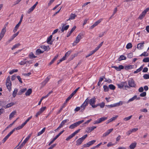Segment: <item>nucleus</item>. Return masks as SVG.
Wrapping results in <instances>:
<instances>
[{"label": "nucleus", "instance_id": "obj_20", "mask_svg": "<svg viewBox=\"0 0 149 149\" xmlns=\"http://www.w3.org/2000/svg\"><path fill=\"white\" fill-rule=\"evenodd\" d=\"M58 55L57 54L54 57L53 59L49 63V65H52V63H54L55 61L56 60L58 57Z\"/></svg>", "mask_w": 149, "mask_h": 149}, {"label": "nucleus", "instance_id": "obj_48", "mask_svg": "<svg viewBox=\"0 0 149 149\" xmlns=\"http://www.w3.org/2000/svg\"><path fill=\"white\" fill-rule=\"evenodd\" d=\"M143 78L145 79H149V74H144L143 76Z\"/></svg>", "mask_w": 149, "mask_h": 149}, {"label": "nucleus", "instance_id": "obj_22", "mask_svg": "<svg viewBox=\"0 0 149 149\" xmlns=\"http://www.w3.org/2000/svg\"><path fill=\"white\" fill-rule=\"evenodd\" d=\"M16 113V111H15L12 112L10 115L9 117V119L11 120V118L14 117V115Z\"/></svg>", "mask_w": 149, "mask_h": 149}, {"label": "nucleus", "instance_id": "obj_31", "mask_svg": "<svg viewBox=\"0 0 149 149\" xmlns=\"http://www.w3.org/2000/svg\"><path fill=\"white\" fill-rule=\"evenodd\" d=\"M36 7H35V6H34L33 5L32 7H31L29 9L28 11V14L30 13L31 12H32L33 10Z\"/></svg>", "mask_w": 149, "mask_h": 149}, {"label": "nucleus", "instance_id": "obj_43", "mask_svg": "<svg viewBox=\"0 0 149 149\" xmlns=\"http://www.w3.org/2000/svg\"><path fill=\"white\" fill-rule=\"evenodd\" d=\"M102 19H100L95 22L94 24L96 26L102 21Z\"/></svg>", "mask_w": 149, "mask_h": 149}, {"label": "nucleus", "instance_id": "obj_36", "mask_svg": "<svg viewBox=\"0 0 149 149\" xmlns=\"http://www.w3.org/2000/svg\"><path fill=\"white\" fill-rule=\"evenodd\" d=\"M21 45V44L19 43H18L15 44L13 46V47L12 48V50L14 49L17 48L19 46Z\"/></svg>", "mask_w": 149, "mask_h": 149}, {"label": "nucleus", "instance_id": "obj_16", "mask_svg": "<svg viewBox=\"0 0 149 149\" xmlns=\"http://www.w3.org/2000/svg\"><path fill=\"white\" fill-rule=\"evenodd\" d=\"M144 42L143 41L142 42L139 43L137 45V48L139 49H141L142 47H143L144 46Z\"/></svg>", "mask_w": 149, "mask_h": 149}, {"label": "nucleus", "instance_id": "obj_7", "mask_svg": "<svg viewBox=\"0 0 149 149\" xmlns=\"http://www.w3.org/2000/svg\"><path fill=\"white\" fill-rule=\"evenodd\" d=\"M111 67L114 68L117 71H120L121 70L123 69L124 68V67L122 65H120L118 67L112 66Z\"/></svg>", "mask_w": 149, "mask_h": 149}, {"label": "nucleus", "instance_id": "obj_61", "mask_svg": "<svg viewBox=\"0 0 149 149\" xmlns=\"http://www.w3.org/2000/svg\"><path fill=\"white\" fill-rule=\"evenodd\" d=\"M17 78L18 79V80L19 81V82L21 83H22V79H21V77H20V76H17Z\"/></svg>", "mask_w": 149, "mask_h": 149}, {"label": "nucleus", "instance_id": "obj_3", "mask_svg": "<svg viewBox=\"0 0 149 149\" xmlns=\"http://www.w3.org/2000/svg\"><path fill=\"white\" fill-rule=\"evenodd\" d=\"M80 129H79L78 130L76 131L75 132H73L66 139V140L67 141H69V140L72 139L73 137L75 135L78 133L80 131Z\"/></svg>", "mask_w": 149, "mask_h": 149}, {"label": "nucleus", "instance_id": "obj_1", "mask_svg": "<svg viewBox=\"0 0 149 149\" xmlns=\"http://www.w3.org/2000/svg\"><path fill=\"white\" fill-rule=\"evenodd\" d=\"M84 121V120H81L79 121L78 122L75 123L70 125L69 127V128L70 129H73L76 127L78 126L80 124L83 123Z\"/></svg>", "mask_w": 149, "mask_h": 149}, {"label": "nucleus", "instance_id": "obj_55", "mask_svg": "<svg viewBox=\"0 0 149 149\" xmlns=\"http://www.w3.org/2000/svg\"><path fill=\"white\" fill-rule=\"evenodd\" d=\"M146 92H144L140 94V96L141 97H144L146 95Z\"/></svg>", "mask_w": 149, "mask_h": 149}, {"label": "nucleus", "instance_id": "obj_54", "mask_svg": "<svg viewBox=\"0 0 149 149\" xmlns=\"http://www.w3.org/2000/svg\"><path fill=\"white\" fill-rule=\"evenodd\" d=\"M72 51L71 50H69L65 54V56H68L70 53H71Z\"/></svg>", "mask_w": 149, "mask_h": 149}, {"label": "nucleus", "instance_id": "obj_42", "mask_svg": "<svg viewBox=\"0 0 149 149\" xmlns=\"http://www.w3.org/2000/svg\"><path fill=\"white\" fill-rule=\"evenodd\" d=\"M148 53L146 52H144L141 55H140V56H148Z\"/></svg>", "mask_w": 149, "mask_h": 149}, {"label": "nucleus", "instance_id": "obj_12", "mask_svg": "<svg viewBox=\"0 0 149 149\" xmlns=\"http://www.w3.org/2000/svg\"><path fill=\"white\" fill-rule=\"evenodd\" d=\"M6 87L9 91H10L11 90V86L12 85L11 82H6Z\"/></svg>", "mask_w": 149, "mask_h": 149}, {"label": "nucleus", "instance_id": "obj_10", "mask_svg": "<svg viewBox=\"0 0 149 149\" xmlns=\"http://www.w3.org/2000/svg\"><path fill=\"white\" fill-rule=\"evenodd\" d=\"M96 98L95 97L89 100V104L92 106V105H94L95 102Z\"/></svg>", "mask_w": 149, "mask_h": 149}, {"label": "nucleus", "instance_id": "obj_50", "mask_svg": "<svg viewBox=\"0 0 149 149\" xmlns=\"http://www.w3.org/2000/svg\"><path fill=\"white\" fill-rule=\"evenodd\" d=\"M132 116H130L129 117H125L123 119V120L125 121H127L130 120L132 118Z\"/></svg>", "mask_w": 149, "mask_h": 149}, {"label": "nucleus", "instance_id": "obj_33", "mask_svg": "<svg viewBox=\"0 0 149 149\" xmlns=\"http://www.w3.org/2000/svg\"><path fill=\"white\" fill-rule=\"evenodd\" d=\"M45 128L44 127L43 128V129H42V130L38 133L37 136H39L42 134L45 131Z\"/></svg>", "mask_w": 149, "mask_h": 149}, {"label": "nucleus", "instance_id": "obj_59", "mask_svg": "<svg viewBox=\"0 0 149 149\" xmlns=\"http://www.w3.org/2000/svg\"><path fill=\"white\" fill-rule=\"evenodd\" d=\"M26 64V61H24V60L23 61H21L20 63H19V64L21 65H23Z\"/></svg>", "mask_w": 149, "mask_h": 149}, {"label": "nucleus", "instance_id": "obj_23", "mask_svg": "<svg viewBox=\"0 0 149 149\" xmlns=\"http://www.w3.org/2000/svg\"><path fill=\"white\" fill-rule=\"evenodd\" d=\"M29 57L30 59H33L36 58L37 56H35L32 52L30 53L29 55Z\"/></svg>", "mask_w": 149, "mask_h": 149}, {"label": "nucleus", "instance_id": "obj_58", "mask_svg": "<svg viewBox=\"0 0 149 149\" xmlns=\"http://www.w3.org/2000/svg\"><path fill=\"white\" fill-rule=\"evenodd\" d=\"M115 144L113 143L112 142H109V143H108V144H107V146L108 147H110V146H112L113 145H114Z\"/></svg>", "mask_w": 149, "mask_h": 149}, {"label": "nucleus", "instance_id": "obj_27", "mask_svg": "<svg viewBox=\"0 0 149 149\" xmlns=\"http://www.w3.org/2000/svg\"><path fill=\"white\" fill-rule=\"evenodd\" d=\"M126 59V56L123 55H121L118 59L119 61H120L123 60H125Z\"/></svg>", "mask_w": 149, "mask_h": 149}, {"label": "nucleus", "instance_id": "obj_11", "mask_svg": "<svg viewBox=\"0 0 149 149\" xmlns=\"http://www.w3.org/2000/svg\"><path fill=\"white\" fill-rule=\"evenodd\" d=\"M52 35H51L48 38L47 42L48 44L52 45L53 43V41L52 40Z\"/></svg>", "mask_w": 149, "mask_h": 149}, {"label": "nucleus", "instance_id": "obj_30", "mask_svg": "<svg viewBox=\"0 0 149 149\" xmlns=\"http://www.w3.org/2000/svg\"><path fill=\"white\" fill-rule=\"evenodd\" d=\"M137 98V96L136 95H134L132 98L130 99L128 101L126 102L127 103H129L130 102H132L134 100L136 99Z\"/></svg>", "mask_w": 149, "mask_h": 149}, {"label": "nucleus", "instance_id": "obj_4", "mask_svg": "<svg viewBox=\"0 0 149 149\" xmlns=\"http://www.w3.org/2000/svg\"><path fill=\"white\" fill-rule=\"evenodd\" d=\"M107 119V117H102L98 119L95 122L94 124H99Z\"/></svg>", "mask_w": 149, "mask_h": 149}, {"label": "nucleus", "instance_id": "obj_15", "mask_svg": "<svg viewBox=\"0 0 149 149\" xmlns=\"http://www.w3.org/2000/svg\"><path fill=\"white\" fill-rule=\"evenodd\" d=\"M76 16L77 15L75 14L71 13L69 18L67 20V21H68L69 20L74 19Z\"/></svg>", "mask_w": 149, "mask_h": 149}, {"label": "nucleus", "instance_id": "obj_41", "mask_svg": "<svg viewBox=\"0 0 149 149\" xmlns=\"http://www.w3.org/2000/svg\"><path fill=\"white\" fill-rule=\"evenodd\" d=\"M17 119L15 120V121H14L13 123L10 124L9 125H8L6 128L5 129V130L3 131H5L6 130H7L8 128H9L10 127H11L12 125L15 122V121H16V120H17Z\"/></svg>", "mask_w": 149, "mask_h": 149}, {"label": "nucleus", "instance_id": "obj_47", "mask_svg": "<svg viewBox=\"0 0 149 149\" xmlns=\"http://www.w3.org/2000/svg\"><path fill=\"white\" fill-rule=\"evenodd\" d=\"M143 61L145 63L149 62V58L147 57L144 58L143 60Z\"/></svg>", "mask_w": 149, "mask_h": 149}, {"label": "nucleus", "instance_id": "obj_13", "mask_svg": "<svg viewBox=\"0 0 149 149\" xmlns=\"http://www.w3.org/2000/svg\"><path fill=\"white\" fill-rule=\"evenodd\" d=\"M137 143L134 142L132 143L129 146V149H134L136 147Z\"/></svg>", "mask_w": 149, "mask_h": 149}, {"label": "nucleus", "instance_id": "obj_9", "mask_svg": "<svg viewBox=\"0 0 149 149\" xmlns=\"http://www.w3.org/2000/svg\"><path fill=\"white\" fill-rule=\"evenodd\" d=\"M96 128V127L94 126L91 127H88L86 129V132L87 133L90 132Z\"/></svg>", "mask_w": 149, "mask_h": 149}, {"label": "nucleus", "instance_id": "obj_21", "mask_svg": "<svg viewBox=\"0 0 149 149\" xmlns=\"http://www.w3.org/2000/svg\"><path fill=\"white\" fill-rule=\"evenodd\" d=\"M44 52V51H42L40 49H38L36 51V54L38 55L41 54L43 53Z\"/></svg>", "mask_w": 149, "mask_h": 149}, {"label": "nucleus", "instance_id": "obj_57", "mask_svg": "<svg viewBox=\"0 0 149 149\" xmlns=\"http://www.w3.org/2000/svg\"><path fill=\"white\" fill-rule=\"evenodd\" d=\"M14 39V38L12 36H11L10 39L8 40V41L6 42L7 44H8L11 41Z\"/></svg>", "mask_w": 149, "mask_h": 149}, {"label": "nucleus", "instance_id": "obj_64", "mask_svg": "<svg viewBox=\"0 0 149 149\" xmlns=\"http://www.w3.org/2000/svg\"><path fill=\"white\" fill-rule=\"evenodd\" d=\"M46 107H42L40 109L39 111L41 112V113H42L45 109Z\"/></svg>", "mask_w": 149, "mask_h": 149}, {"label": "nucleus", "instance_id": "obj_26", "mask_svg": "<svg viewBox=\"0 0 149 149\" xmlns=\"http://www.w3.org/2000/svg\"><path fill=\"white\" fill-rule=\"evenodd\" d=\"M32 90L31 88L29 89L25 93L26 96L29 95L32 93Z\"/></svg>", "mask_w": 149, "mask_h": 149}, {"label": "nucleus", "instance_id": "obj_8", "mask_svg": "<svg viewBox=\"0 0 149 149\" xmlns=\"http://www.w3.org/2000/svg\"><path fill=\"white\" fill-rule=\"evenodd\" d=\"M65 24L64 23L62 24V26L61 29V31L62 32H63L67 30L69 28V25H68L65 26Z\"/></svg>", "mask_w": 149, "mask_h": 149}, {"label": "nucleus", "instance_id": "obj_51", "mask_svg": "<svg viewBox=\"0 0 149 149\" xmlns=\"http://www.w3.org/2000/svg\"><path fill=\"white\" fill-rule=\"evenodd\" d=\"M118 116L117 115L116 116L114 117H113L112 118H111L110 119V120L111 121H112L113 120H115L116 119V118H118Z\"/></svg>", "mask_w": 149, "mask_h": 149}, {"label": "nucleus", "instance_id": "obj_5", "mask_svg": "<svg viewBox=\"0 0 149 149\" xmlns=\"http://www.w3.org/2000/svg\"><path fill=\"white\" fill-rule=\"evenodd\" d=\"M6 27L2 29L1 32L0 33V41L1 40V39L3 37L5 33L6 32Z\"/></svg>", "mask_w": 149, "mask_h": 149}, {"label": "nucleus", "instance_id": "obj_24", "mask_svg": "<svg viewBox=\"0 0 149 149\" xmlns=\"http://www.w3.org/2000/svg\"><path fill=\"white\" fill-rule=\"evenodd\" d=\"M49 79V78L48 77H47L45 80L42 83V85L44 86L48 82Z\"/></svg>", "mask_w": 149, "mask_h": 149}, {"label": "nucleus", "instance_id": "obj_29", "mask_svg": "<svg viewBox=\"0 0 149 149\" xmlns=\"http://www.w3.org/2000/svg\"><path fill=\"white\" fill-rule=\"evenodd\" d=\"M143 65L141 66L139 68L137 69L136 71H134V74H136L138 73V72H140L143 68Z\"/></svg>", "mask_w": 149, "mask_h": 149}, {"label": "nucleus", "instance_id": "obj_32", "mask_svg": "<svg viewBox=\"0 0 149 149\" xmlns=\"http://www.w3.org/2000/svg\"><path fill=\"white\" fill-rule=\"evenodd\" d=\"M18 91V89L17 88H15L13 92V93L12 94L13 96V97H15L17 94V93Z\"/></svg>", "mask_w": 149, "mask_h": 149}, {"label": "nucleus", "instance_id": "obj_53", "mask_svg": "<svg viewBox=\"0 0 149 149\" xmlns=\"http://www.w3.org/2000/svg\"><path fill=\"white\" fill-rule=\"evenodd\" d=\"M99 105L100 108H103L105 106V103L104 102H102L101 103H99Z\"/></svg>", "mask_w": 149, "mask_h": 149}, {"label": "nucleus", "instance_id": "obj_17", "mask_svg": "<svg viewBox=\"0 0 149 149\" xmlns=\"http://www.w3.org/2000/svg\"><path fill=\"white\" fill-rule=\"evenodd\" d=\"M126 102L122 101H120L119 102H118L117 103H116L114 104L115 107H118L120 105H121L123 104H125L126 103Z\"/></svg>", "mask_w": 149, "mask_h": 149}, {"label": "nucleus", "instance_id": "obj_18", "mask_svg": "<svg viewBox=\"0 0 149 149\" xmlns=\"http://www.w3.org/2000/svg\"><path fill=\"white\" fill-rule=\"evenodd\" d=\"M15 104V102H12L8 104L6 106H5L4 107L5 109H6L7 108H9L13 105Z\"/></svg>", "mask_w": 149, "mask_h": 149}, {"label": "nucleus", "instance_id": "obj_34", "mask_svg": "<svg viewBox=\"0 0 149 149\" xmlns=\"http://www.w3.org/2000/svg\"><path fill=\"white\" fill-rule=\"evenodd\" d=\"M146 14L143 12L141 14L139 15V19H142L145 16Z\"/></svg>", "mask_w": 149, "mask_h": 149}, {"label": "nucleus", "instance_id": "obj_56", "mask_svg": "<svg viewBox=\"0 0 149 149\" xmlns=\"http://www.w3.org/2000/svg\"><path fill=\"white\" fill-rule=\"evenodd\" d=\"M96 142V141L95 140H93L91 141H89L88 142L90 144V146L92 145L95 142Z\"/></svg>", "mask_w": 149, "mask_h": 149}, {"label": "nucleus", "instance_id": "obj_38", "mask_svg": "<svg viewBox=\"0 0 149 149\" xmlns=\"http://www.w3.org/2000/svg\"><path fill=\"white\" fill-rule=\"evenodd\" d=\"M132 47V44L131 43H128L126 46V48L127 49H129L131 48Z\"/></svg>", "mask_w": 149, "mask_h": 149}, {"label": "nucleus", "instance_id": "obj_40", "mask_svg": "<svg viewBox=\"0 0 149 149\" xmlns=\"http://www.w3.org/2000/svg\"><path fill=\"white\" fill-rule=\"evenodd\" d=\"M88 97L87 98V99L85 100L84 102L83 103L84 104H85L86 106H87L88 104V102H89V100L88 99Z\"/></svg>", "mask_w": 149, "mask_h": 149}, {"label": "nucleus", "instance_id": "obj_37", "mask_svg": "<svg viewBox=\"0 0 149 149\" xmlns=\"http://www.w3.org/2000/svg\"><path fill=\"white\" fill-rule=\"evenodd\" d=\"M103 88L104 92H107L109 91V87L107 85H104Z\"/></svg>", "mask_w": 149, "mask_h": 149}, {"label": "nucleus", "instance_id": "obj_2", "mask_svg": "<svg viewBox=\"0 0 149 149\" xmlns=\"http://www.w3.org/2000/svg\"><path fill=\"white\" fill-rule=\"evenodd\" d=\"M128 84L130 87L135 88L136 84L132 78L130 79L128 81Z\"/></svg>", "mask_w": 149, "mask_h": 149}, {"label": "nucleus", "instance_id": "obj_39", "mask_svg": "<svg viewBox=\"0 0 149 149\" xmlns=\"http://www.w3.org/2000/svg\"><path fill=\"white\" fill-rule=\"evenodd\" d=\"M19 26L20 25L18 24H17L16 25V26H15V27L14 28L13 30V32L14 33H15L17 31V30L18 29Z\"/></svg>", "mask_w": 149, "mask_h": 149}, {"label": "nucleus", "instance_id": "obj_46", "mask_svg": "<svg viewBox=\"0 0 149 149\" xmlns=\"http://www.w3.org/2000/svg\"><path fill=\"white\" fill-rule=\"evenodd\" d=\"M69 120L68 119H66L63 120L61 122V123L64 126L65 124L67 122L69 121Z\"/></svg>", "mask_w": 149, "mask_h": 149}, {"label": "nucleus", "instance_id": "obj_52", "mask_svg": "<svg viewBox=\"0 0 149 149\" xmlns=\"http://www.w3.org/2000/svg\"><path fill=\"white\" fill-rule=\"evenodd\" d=\"M121 138V136L119 135L116 138V143H117L118 141L120 140Z\"/></svg>", "mask_w": 149, "mask_h": 149}, {"label": "nucleus", "instance_id": "obj_63", "mask_svg": "<svg viewBox=\"0 0 149 149\" xmlns=\"http://www.w3.org/2000/svg\"><path fill=\"white\" fill-rule=\"evenodd\" d=\"M133 57V54L132 53H129L127 55V57L131 58Z\"/></svg>", "mask_w": 149, "mask_h": 149}, {"label": "nucleus", "instance_id": "obj_14", "mask_svg": "<svg viewBox=\"0 0 149 149\" xmlns=\"http://www.w3.org/2000/svg\"><path fill=\"white\" fill-rule=\"evenodd\" d=\"M113 130V129L108 130L107 131L104 133L103 135V137H106L108 136Z\"/></svg>", "mask_w": 149, "mask_h": 149}, {"label": "nucleus", "instance_id": "obj_45", "mask_svg": "<svg viewBox=\"0 0 149 149\" xmlns=\"http://www.w3.org/2000/svg\"><path fill=\"white\" fill-rule=\"evenodd\" d=\"M103 78H104L105 79V80L104 81L105 82H107L109 83H111L112 81V80L109 79L108 80H107L105 77L104 76L103 77Z\"/></svg>", "mask_w": 149, "mask_h": 149}, {"label": "nucleus", "instance_id": "obj_28", "mask_svg": "<svg viewBox=\"0 0 149 149\" xmlns=\"http://www.w3.org/2000/svg\"><path fill=\"white\" fill-rule=\"evenodd\" d=\"M86 106V105L83 104L80 107L81 111L83 112L85 110Z\"/></svg>", "mask_w": 149, "mask_h": 149}, {"label": "nucleus", "instance_id": "obj_44", "mask_svg": "<svg viewBox=\"0 0 149 149\" xmlns=\"http://www.w3.org/2000/svg\"><path fill=\"white\" fill-rule=\"evenodd\" d=\"M18 71L17 69H13L10 71L9 73L10 74H12L15 72H17Z\"/></svg>", "mask_w": 149, "mask_h": 149}, {"label": "nucleus", "instance_id": "obj_62", "mask_svg": "<svg viewBox=\"0 0 149 149\" xmlns=\"http://www.w3.org/2000/svg\"><path fill=\"white\" fill-rule=\"evenodd\" d=\"M94 53V52H93V51H91V52L90 53L88 54L86 56V58H87L88 57H89V56H91V55H92Z\"/></svg>", "mask_w": 149, "mask_h": 149}, {"label": "nucleus", "instance_id": "obj_6", "mask_svg": "<svg viewBox=\"0 0 149 149\" xmlns=\"http://www.w3.org/2000/svg\"><path fill=\"white\" fill-rule=\"evenodd\" d=\"M83 36V34L81 33H79L76 37L75 42L76 43H78L80 41V40L82 38Z\"/></svg>", "mask_w": 149, "mask_h": 149}, {"label": "nucleus", "instance_id": "obj_25", "mask_svg": "<svg viewBox=\"0 0 149 149\" xmlns=\"http://www.w3.org/2000/svg\"><path fill=\"white\" fill-rule=\"evenodd\" d=\"M133 68V66L131 65H129L125 66L124 68L126 70H130Z\"/></svg>", "mask_w": 149, "mask_h": 149}, {"label": "nucleus", "instance_id": "obj_49", "mask_svg": "<svg viewBox=\"0 0 149 149\" xmlns=\"http://www.w3.org/2000/svg\"><path fill=\"white\" fill-rule=\"evenodd\" d=\"M117 85L118 86V87L120 88H123L124 86V85L122 83L117 84Z\"/></svg>", "mask_w": 149, "mask_h": 149}, {"label": "nucleus", "instance_id": "obj_35", "mask_svg": "<svg viewBox=\"0 0 149 149\" xmlns=\"http://www.w3.org/2000/svg\"><path fill=\"white\" fill-rule=\"evenodd\" d=\"M109 88L111 90H114L116 88L115 86L113 85L112 84L109 85Z\"/></svg>", "mask_w": 149, "mask_h": 149}, {"label": "nucleus", "instance_id": "obj_60", "mask_svg": "<svg viewBox=\"0 0 149 149\" xmlns=\"http://www.w3.org/2000/svg\"><path fill=\"white\" fill-rule=\"evenodd\" d=\"M114 106V104H111L110 105H106L105 106L108 107V108H112V107H115V106Z\"/></svg>", "mask_w": 149, "mask_h": 149}, {"label": "nucleus", "instance_id": "obj_19", "mask_svg": "<svg viewBox=\"0 0 149 149\" xmlns=\"http://www.w3.org/2000/svg\"><path fill=\"white\" fill-rule=\"evenodd\" d=\"M83 141L81 139V138H80L78 139L76 141V145L77 146H79L82 143V142Z\"/></svg>", "mask_w": 149, "mask_h": 149}]
</instances>
